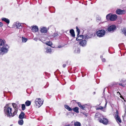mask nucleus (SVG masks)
Wrapping results in <instances>:
<instances>
[{
  "label": "nucleus",
  "instance_id": "nucleus-22",
  "mask_svg": "<svg viewBox=\"0 0 126 126\" xmlns=\"http://www.w3.org/2000/svg\"><path fill=\"white\" fill-rule=\"evenodd\" d=\"M79 108L78 107H76L74 108H73L72 109V110L75 112L77 113H78L79 112Z\"/></svg>",
  "mask_w": 126,
  "mask_h": 126
},
{
  "label": "nucleus",
  "instance_id": "nucleus-33",
  "mask_svg": "<svg viewBox=\"0 0 126 126\" xmlns=\"http://www.w3.org/2000/svg\"><path fill=\"white\" fill-rule=\"evenodd\" d=\"M76 29H77V36H78L79 35L80 31L78 27L77 26L76 27Z\"/></svg>",
  "mask_w": 126,
  "mask_h": 126
},
{
  "label": "nucleus",
  "instance_id": "nucleus-43",
  "mask_svg": "<svg viewBox=\"0 0 126 126\" xmlns=\"http://www.w3.org/2000/svg\"><path fill=\"white\" fill-rule=\"evenodd\" d=\"M100 58H103V56H102V55H101V56H100Z\"/></svg>",
  "mask_w": 126,
  "mask_h": 126
},
{
  "label": "nucleus",
  "instance_id": "nucleus-3",
  "mask_svg": "<svg viewBox=\"0 0 126 126\" xmlns=\"http://www.w3.org/2000/svg\"><path fill=\"white\" fill-rule=\"evenodd\" d=\"M9 48V47L7 44L4 45L0 49V55L7 53L8 50Z\"/></svg>",
  "mask_w": 126,
  "mask_h": 126
},
{
  "label": "nucleus",
  "instance_id": "nucleus-8",
  "mask_svg": "<svg viewBox=\"0 0 126 126\" xmlns=\"http://www.w3.org/2000/svg\"><path fill=\"white\" fill-rule=\"evenodd\" d=\"M116 114L115 116V118L117 122H118L120 123H121V120L118 115V112L117 110H116Z\"/></svg>",
  "mask_w": 126,
  "mask_h": 126
},
{
  "label": "nucleus",
  "instance_id": "nucleus-2",
  "mask_svg": "<svg viewBox=\"0 0 126 126\" xmlns=\"http://www.w3.org/2000/svg\"><path fill=\"white\" fill-rule=\"evenodd\" d=\"M12 108L8 105H6L4 107V111L5 114L7 117L10 118L12 116Z\"/></svg>",
  "mask_w": 126,
  "mask_h": 126
},
{
  "label": "nucleus",
  "instance_id": "nucleus-10",
  "mask_svg": "<svg viewBox=\"0 0 126 126\" xmlns=\"http://www.w3.org/2000/svg\"><path fill=\"white\" fill-rule=\"evenodd\" d=\"M126 79H122L120 81L121 83L119 84V85L122 86L123 87H124L126 85Z\"/></svg>",
  "mask_w": 126,
  "mask_h": 126
},
{
  "label": "nucleus",
  "instance_id": "nucleus-38",
  "mask_svg": "<svg viewBox=\"0 0 126 126\" xmlns=\"http://www.w3.org/2000/svg\"><path fill=\"white\" fill-rule=\"evenodd\" d=\"M3 25V24L2 23L0 22V27H2Z\"/></svg>",
  "mask_w": 126,
  "mask_h": 126
},
{
  "label": "nucleus",
  "instance_id": "nucleus-19",
  "mask_svg": "<svg viewBox=\"0 0 126 126\" xmlns=\"http://www.w3.org/2000/svg\"><path fill=\"white\" fill-rule=\"evenodd\" d=\"M5 40L0 39V46H3L4 44H5Z\"/></svg>",
  "mask_w": 126,
  "mask_h": 126
},
{
  "label": "nucleus",
  "instance_id": "nucleus-23",
  "mask_svg": "<svg viewBox=\"0 0 126 126\" xmlns=\"http://www.w3.org/2000/svg\"><path fill=\"white\" fill-rule=\"evenodd\" d=\"M64 107L65 109H67L69 111H71L72 109H71V108L69 106L66 105H64Z\"/></svg>",
  "mask_w": 126,
  "mask_h": 126
},
{
  "label": "nucleus",
  "instance_id": "nucleus-30",
  "mask_svg": "<svg viewBox=\"0 0 126 126\" xmlns=\"http://www.w3.org/2000/svg\"><path fill=\"white\" fill-rule=\"evenodd\" d=\"M75 52L77 53H79L80 52V49L79 48L76 47L75 50Z\"/></svg>",
  "mask_w": 126,
  "mask_h": 126
},
{
  "label": "nucleus",
  "instance_id": "nucleus-50",
  "mask_svg": "<svg viewBox=\"0 0 126 126\" xmlns=\"http://www.w3.org/2000/svg\"><path fill=\"white\" fill-rule=\"evenodd\" d=\"M58 47H59V48H60V47H59V46H58Z\"/></svg>",
  "mask_w": 126,
  "mask_h": 126
},
{
  "label": "nucleus",
  "instance_id": "nucleus-17",
  "mask_svg": "<svg viewBox=\"0 0 126 126\" xmlns=\"http://www.w3.org/2000/svg\"><path fill=\"white\" fill-rule=\"evenodd\" d=\"M107 102L106 101V103L105 104V106L104 107L100 106L99 107H96V110H102L103 109V108H106L107 106Z\"/></svg>",
  "mask_w": 126,
  "mask_h": 126
},
{
  "label": "nucleus",
  "instance_id": "nucleus-35",
  "mask_svg": "<svg viewBox=\"0 0 126 126\" xmlns=\"http://www.w3.org/2000/svg\"><path fill=\"white\" fill-rule=\"evenodd\" d=\"M59 35V34L57 33L54 32L53 33L52 36L54 37H57Z\"/></svg>",
  "mask_w": 126,
  "mask_h": 126
},
{
  "label": "nucleus",
  "instance_id": "nucleus-40",
  "mask_svg": "<svg viewBox=\"0 0 126 126\" xmlns=\"http://www.w3.org/2000/svg\"><path fill=\"white\" fill-rule=\"evenodd\" d=\"M35 41H37V37H35L33 39Z\"/></svg>",
  "mask_w": 126,
  "mask_h": 126
},
{
  "label": "nucleus",
  "instance_id": "nucleus-18",
  "mask_svg": "<svg viewBox=\"0 0 126 126\" xmlns=\"http://www.w3.org/2000/svg\"><path fill=\"white\" fill-rule=\"evenodd\" d=\"M1 19L2 21H4L8 24L10 23V20L8 18L3 17Z\"/></svg>",
  "mask_w": 126,
  "mask_h": 126
},
{
  "label": "nucleus",
  "instance_id": "nucleus-1",
  "mask_svg": "<svg viewBox=\"0 0 126 126\" xmlns=\"http://www.w3.org/2000/svg\"><path fill=\"white\" fill-rule=\"evenodd\" d=\"M95 118H98L99 121L105 125H107L108 123V120L106 118H104L102 115L100 113H96L95 115Z\"/></svg>",
  "mask_w": 126,
  "mask_h": 126
},
{
  "label": "nucleus",
  "instance_id": "nucleus-5",
  "mask_svg": "<svg viewBox=\"0 0 126 126\" xmlns=\"http://www.w3.org/2000/svg\"><path fill=\"white\" fill-rule=\"evenodd\" d=\"M35 102L37 107L39 108L43 104V101L42 100L41 98H38L36 99Z\"/></svg>",
  "mask_w": 126,
  "mask_h": 126
},
{
  "label": "nucleus",
  "instance_id": "nucleus-41",
  "mask_svg": "<svg viewBox=\"0 0 126 126\" xmlns=\"http://www.w3.org/2000/svg\"><path fill=\"white\" fill-rule=\"evenodd\" d=\"M66 65V64H63V67L65 68V67Z\"/></svg>",
  "mask_w": 126,
  "mask_h": 126
},
{
  "label": "nucleus",
  "instance_id": "nucleus-39",
  "mask_svg": "<svg viewBox=\"0 0 126 126\" xmlns=\"http://www.w3.org/2000/svg\"><path fill=\"white\" fill-rule=\"evenodd\" d=\"M102 61L103 62H104L106 61V60L105 58H102Z\"/></svg>",
  "mask_w": 126,
  "mask_h": 126
},
{
  "label": "nucleus",
  "instance_id": "nucleus-15",
  "mask_svg": "<svg viewBox=\"0 0 126 126\" xmlns=\"http://www.w3.org/2000/svg\"><path fill=\"white\" fill-rule=\"evenodd\" d=\"M32 30L33 32H36L38 31V27L37 26H33L32 27Z\"/></svg>",
  "mask_w": 126,
  "mask_h": 126
},
{
  "label": "nucleus",
  "instance_id": "nucleus-20",
  "mask_svg": "<svg viewBox=\"0 0 126 126\" xmlns=\"http://www.w3.org/2000/svg\"><path fill=\"white\" fill-rule=\"evenodd\" d=\"M78 104L80 108L81 109L83 110H85L84 108L85 107L84 105H81V103L80 102H78Z\"/></svg>",
  "mask_w": 126,
  "mask_h": 126
},
{
  "label": "nucleus",
  "instance_id": "nucleus-4",
  "mask_svg": "<svg viewBox=\"0 0 126 126\" xmlns=\"http://www.w3.org/2000/svg\"><path fill=\"white\" fill-rule=\"evenodd\" d=\"M117 16L116 14L112 15L111 13L108 14L106 16V18L107 20H110L111 21H114L117 19Z\"/></svg>",
  "mask_w": 126,
  "mask_h": 126
},
{
  "label": "nucleus",
  "instance_id": "nucleus-28",
  "mask_svg": "<svg viewBox=\"0 0 126 126\" xmlns=\"http://www.w3.org/2000/svg\"><path fill=\"white\" fill-rule=\"evenodd\" d=\"M74 125L75 126H80L81 124L79 122H75Z\"/></svg>",
  "mask_w": 126,
  "mask_h": 126
},
{
  "label": "nucleus",
  "instance_id": "nucleus-9",
  "mask_svg": "<svg viewBox=\"0 0 126 126\" xmlns=\"http://www.w3.org/2000/svg\"><path fill=\"white\" fill-rule=\"evenodd\" d=\"M125 13V11L124 10H122L120 9H118L116 11V13L118 15H122L124 14Z\"/></svg>",
  "mask_w": 126,
  "mask_h": 126
},
{
  "label": "nucleus",
  "instance_id": "nucleus-13",
  "mask_svg": "<svg viewBox=\"0 0 126 126\" xmlns=\"http://www.w3.org/2000/svg\"><path fill=\"white\" fill-rule=\"evenodd\" d=\"M86 44V41L85 40L81 41L79 42L80 45L82 47L85 46Z\"/></svg>",
  "mask_w": 126,
  "mask_h": 126
},
{
  "label": "nucleus",
  "instance_id": "nucleus-24",
  "mask_svg": "<svg viewBox=\"0 0 126 126\" xmlns=\"http://www.w3.org/2000/svg\"><path fill=\"white\" fill-rule=\"evenodd\" d=\"M84 38V35H81L78 36L76 38V40H80L82 38Z\"/></svg>",
  "mask_w": 126,
  "mask_h": 126
},
{
  "label": "nucleus",
  "instance_id": "nucleus-29",
  "mask_svg": "<svg viewBox=\"0 0 126 126\" xmlns=\"http://www.w3.org/2000/svg\"><path fill=\"white\" fill-rule=\"evenodd\" d=\"M28 40V39L23 37H22V41L23 42H26Z\"/></svg>",
  "mask_w": 126,
  "mask_h": 126
},
{
  "label": "nucleus",
  "instance_id": "nucleus-46",
  "mask_svg": "<svg viewBox=\"0 0 126 126\" xmlns=\"http://www.w3.org/2000/svg\"><path fill=\"white\" fill-rule=\"evenodd\" d=\"M103 111L104 112H105L106 111L105 110H103Z\"/></svg>",
  "mask_w": 126,
  "mask_h": 126
},
{
  "label": "nucleus",
  "instance_id": "nucleus-26",
  "mask_svg": "<svg viewBox=\"0 0 126 126\" xmlns=\"http://www.w3.org/2000/svg\"><path fill=\"white\" fill-rule=\"evenodd\" d=\"M24 122L22 119L19 120L18 121V124L20 125H22L23 124Z\"/></svg>",
  "mask_w": 126,
  "mask_h": 126
},
{
  "label": "nucleus",
  "instance_id": "nucleus-6",
  "mask_svg": "<svg viewBox=\"0 0 126 126\" xmlns=\"http://www.w3.org/2000/svg\"><path fill=\"white\" fill-rule=\"evenodd\" d=\"M106 31L104 30H101L97 31L96 32V35L99 37H103L105 34Z\"/></svg>",
  "mask_w": 126,
  "mask_h": 126
},
{
  "label": "nucleus",
  "instance_id": "nucleus-21",
  "mask_svg": "<svg viewBox=\"0 0 126 126\" xmlns=\"http://www.w3.org/2000/svg\"><path fill=\"white\" fill-rule=\"evenodd\" d=\"M70 33L72 37H74L75 36L74 31L73 29L71 30L70 31Z\"/></svg>",
  "mask_w": 126,
  "mask_h": 126
},
{
  "label": "nucleus",
  "instance_id": "nucleus-32",
  "mask_svg": "<svg viewBox=\"0 0 126 126\" xmlns=\"http://www.w3.org/2000/svg\"><path fill=\"white\" fill-rule=\"evenodd\" d=\"M51 52V49L50 48H47L46 52L47 53H50Z\"/></svg>",
  "mask_w": 126,
  "mask_h": 126
},
{
  "label": "nucleus",
  "instance_id": "nucleus-49",
  "mask_svg": "<svg viewBox=\"0 0 126 126\" xmlns=\"http://www.w3.org/2000/svg\"><path fill=\"white\" fill-rule=\"evenodd\" d=\"M120 45V44H119V46Z\"/></svg>",
  "mask_w": 126,
  "mask_h": 126
},
{
  "label": "nucleus",
  "instance_id": "nucleus-48",
  "mask_svg": "<svg viewBox=\"0 0 126 126\" xmlns=\"http://www.w3.org/2000/svg\"><path fill=\"white\" fill-rule=\"evenodd\" d=\"M121 44L122 45H123V43H122Z\"/></svg>",
  "mask_w": 126,
  "mask_h": 126
},
{
  "label": "nucleus",
  "instance_id": "nucleus-16",
  "mask_svg": "<svg viewBox=\"0 0 126 126\" xmlns=\"http://www.w3.org/2000/svg\"><path fill=\"white\" fill-rule=\"evenodd\" d=\"M15 26L16 27V28L18 29L21 28L22 27L20 23L18 22H16L14 24Z\"/></svg>",
  "mask_w": 126,
  "mask_h": 126
},
{
  "label": "nucleus",
  "instance_id": "nucleus-44",
  "mask_svg": "<svg viewBox=\"0 0 126 126\" xmlns=\"http://www.w3.org/2000/svg\"><path fill=\"white\" fill-rule=\"evenodd\" d=\"M126 115V112H125V113H124V116H125Z\"/></svg>",
  "mask_w": 126,
  "mask_h": 126
},
{
  "label": "nucleus",
  "instance_id": "nucleus-27",
  "mask_svg": "<svg viewBox=\"0 0 126 126\" xmlns=\"http://www.w3.org/2000/svg\"><path fill=\"white\" fill-rule=\"evenodd\" d=\"M31 102L29 100H27L25 102V104L26 106H30L31 104Z\"/></svg>",
  "mask_w": 126,
  "mask_h": 126
},
{
  "label": "nucleus",
  "instance_id": "nucleus-25",
  "mask_svg": "<svg viewBox=\"0 0 126 126\" xmlns=\"http://www.w3.org/2000/svg\"><path fill=\"white\" fill-rule=\"evenodd\" d=\"M17 109H15L14 112L12 114V116L11 117H13L17 114Z\"/></svg>",
  "mask_w": 126,
  "mask_h": 126
},
{
  "label": "nucleus",
  "instance_id": "nucleus-42",
  "mask_svg": "<svg viewBox=\"0 0 126 126\" xmlns=\"http://www.w3.org/2000/svg\"><path fill=\"white\" fill-rule=\"evenodd\" d=\"M83 114L86 117L87 116V115L86 113H84Z\"/></svg>",
  "mask_w": 126,
  "mask_h": 126
},
{
  "label": "nucleus",
  "instance_id": "nucleus-7",
  "mask_svg": "<svg viewBox=\"0 0 126 126\" xmlns=\"http://www.w3.org/2000/svg\"><path fill=\"white\" fill-rule=\"evenodd\" d=\"M116 29V27L114 25H112L108 27L107 30L109 32H113Z\"/></svg>",
  "mask_w": 126,
  "mask_h": 126
},
{
  "label": "nucleus",
  "instance_id": "nucleus-11",
  "mask_svg": "<svg viewBox=\"0 0 126 126\" xmlns=\"http://www.w3.org/2000/svg\"><path fill=\"white\" fill-rule=\"evenodd\" d=\"M93 35L90 34H86L84 35V38L87 39L92 37Z\"/></svg>",
  "mask_w": 126,
  "mask_h": 126
},
{
  "label": "nucleus",
  "instance_id": "nucleus-45",
  "mask_svg": "<svg viewBox=\"0 0 126 126\" xmlns=\"http://www.w3.org/2000/svg\"><path fill=\"white\" fill-rule=\"evenodd\" d=\"M125 112H126V106L125 107Z\"/></svg>",
  "mask_w": 126,
  "mask_h": 126
},
{
  "label": "nucleus",
  "instance_id": "nucleus-34",
  "mask_svg": "<svg viewBox=\"0 0 126 126\" xmlns=\"http://www.w3.org/2000/svg\"><path fill=\"white\" fill-rule=\"evenodd\" d=\"M122 32L126 36V28H124L123 30H122Z\"/></svg>",
  "mask_w": 126,
  "mask_h": 126
},
{
  "label": "nucleus",
  "instance_id": "nucleus-12",
  "mask_svg": "<svg viewBox=\"0 0 126 126\" xmlns=\"http://www.w3.org/2000/svg\"><path fill=\"white\" fill-rule=\"evenodd\" d=\"M40 31L42 33H46L47 32V30L46 27H42L40 28Z\"/></svg>",
  "mask_w": 126,
  "mask_h": 126
},
{
  "label": "nucleus",
  "instance_id": "nucleus-14",
  "mask_svg": "<svg viewBox=\"0 0 126 126\" xmlns=\"http://www.w3.org/2000/svg\"><path fill=\"white\" fill-rule=\"evenodd\" d=\"M25 114L23 112H21L19 116V118L20 119H22L24 118H26Z\"/></svg>",
  "mask_w": 126,
  "mask_h": 126
},
{
  "label": "nucleus",
  "instance_id": "nucleus-37",
  "mask_svg": "<svg viewBox=\"0 0 126 126\" xmlns=\"http://www.w3.org/2000/svg\"><path fill=\"white\" fill-rule=\"evenodd\" d=\"M22 110H24L25 109V105L24 104H22Z\"/></svg>",
  "mask_w": 126,
  "mask_h": 126
},
{
  "label": "nucleus",
  "instance_id": "nucleus-47",
  "mask_svg": "<svg viewBox=\"0 0 126 126\" xmlns=\"http://www.w3.org/2000/svg\"><path fill=\"white\" fill-rule=\"evenodd\" d=\"M10 126H12V125H10Z\"/></svg>",
  "mask_w": 126,
  "mask_h": 126
},
{
  "label": "nucleus",
  "instance_id": "nucleus-31",
  "mask_svg": "<svg viewBox=\"0 0 126 126\" xmlns=\"http://www.w3.org/2000/svg\"><path fill=\"white\" fill-rule=\"evenodd\" d=\"M12 105L15 109H17V105L15 103H13L12 104Z\"/></svg>",
  "mask_w": 126,
  "mask_h": 126
},
{
  "label": "nucleus",
  "instance_id": "nucleus-36",
  "mask_svg": "<svg viewBox=\"0 0 126 126\" xmlns=\"http://www.w3.org/2000/svg\"><path fill=\"white\" fill-rule=\"evenodd\" d=\"M46 44L47 45L49 46H51L52 45V42L50 41L47 42Z\"/></svg>",
  "mask_w": 126,
  "mask_h": 126
}]
</instances>
